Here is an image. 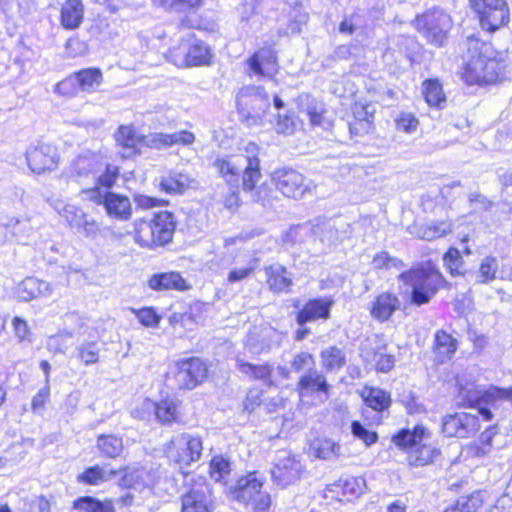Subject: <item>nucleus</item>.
<instances>
[{"mask_svg":"<svg viewBox=\"0 0 512 512\" xmlns=\"http://www.w3.org/2000/svg\"><path fill=\"white\" fill-rule=\"evenodd\" d=\"M400 305L401 302L395 294L384 292L373 300L370 313L379 322H386L400 308Z\"/></svg>","mask_w":512,"mask_h":512,"instance_id":"nucleus-25","label":"nucleus"},{"mask_svg":"<svg viewBox=\"0 0 512 512\" xmlns=\"http://www.w3.org/2000/svg\"><path fill=\"white\" fill-rule=\"evenodd\" d=\"M305 471L304 466L296 456L285 455L277 460L271 469L272 481L280 488L297 483Z\"/></svg>","mask_w":512,"mask_h":512,"instance_id":"nucleus-17","label":"nucleus"},{"mask_svg":"<svg viewBox=\"0 0 512 512\" xmlns=\"http://www.w3.org/2000/svg\"><path fill=\"white\" fill-rule=\"evenodd\" d=\"M84 19V5L82 0H66L60 11V22L67 30L77 29Z\"/></svg>","mask_w":512,"mask_h":512,"instance_id":"nucleus-26","label":"nucleus"},{"mask_svg":"<svg viewBox=\"0 0 512 512\" xmlns=\"http://www.w3.org/2000/svg\"><path fill=\"white\" fill-rule=\"evenodd\" d=\"M313 455L322 460H332L337 458L340 446L330 439H315L310 446Z\"/></svg>","mask_w":512,"mask_h":512,"instance_id":"nucleus-42","label":"nucleus"},{"mask_svg":"<svg viewBox=\"0 0 512 512\" xmlns=\"http://www.w3.org/2000/svg\"><path fill=\"white\" fill-rule=\"evenodd\" d=\"M109 189L88 191V201L103 205L106 213L112 218L123 221L130 219L132 214L130 199L124 195L109 192Z\"/></svg>","mask_w":512,"mask_h":512,"instance_id":"nucleus-12","label":"nucleus"},{"mask_svg":"<svg viewBox=\"0 0 512 512\" xmlns=\"http://www.w3.org/2000/svg\"><path fill=\"white\" fill-rule=\"evenodd\" d=\"M498 261L495 257L487 256L485 257L480 264L479 272L477 275L478 283H488L493 281L496 278V274L498 271Z\"/></svg>","mask_w":512,"mask_h":512,"instance_id":"nucleus-52","label":"nucleus"},{"mask_svg":"<svg viewBox=\"0 0 512 512\" xmlns=\"http://www.w3.org/2000/svg\"><path fill=\"white\" fill-rule=\"evenodd\" d=\"M362 397L369 408L382 412L390 407V395L380 388H366Z\"/></svg>","mask_w":512,"mask_h":512,"instance_id":"nucleus-40","label":"nucleus"},{"mask_svg":"<svg viewBox=\"0 0 512 512\" xmlns=\"http://www.w3.org/2000/svg\"><path fill=\"white\" fill-rule=\"evenodd\" d=\"M207 375L205 363L196 357L182 360L177 363V371L173 380L179 389H193L201 383Z\"/></svg>","mask_w":512,"mask_h":512,"instance_id":"nucleus-16","label":"nucleus"},{"mask_svg":"<svg viewBox=\"0 0 512 512\" xmlns=\"http://www.w3.org/2000/svg\"><path fill=\"white\" fill-rule=\"evenodd\" d=\"M433 350L437 361L444 363L456 352L457 340L444 330H439L435 333Z\"/></svg>","mask_w":512,"mask_h":512,"instance_id":"nucleus-34","label":"nucleus"},{"mask_svg":"<svg viewBox=\"0 0 512 512\" xmlns=\"http://www.w3.org/2000/svg\"><path fill=\"white\" fill-rule=\"evenodd\" d=\"M267 284L274 292H288L293 281L287 269L281 264H273L265 268Z\"/></svg>","mask_w":512,"mask_h":512,"instance_id":"nucleus-31","label":"nucleus"},{"mask_svg":"<svg viewBox=\"0 0 512 512\" xmlns=\"http://www.w3.org/2000/svg\"><path fill=\"white\" fill-rule=\"evenodd\" d=\"M272 181L280 193L293 199H302L316 189L312 180L306 179L304 175L292 168L275 170L272 174Z\"/></svg>","mask_w":512,"mask_h":512,"instance_id":"nucleus-10","label":"nucleus"},{"mask_svg":"<svg viewBox=\"0 0 512 512\" xmlns=\"http://www.w3.org/2000/svg\"><path fill=\"white\" fill-rule=\"evenodd\" d=\"M77 359L86 366L99 362L100 347L96 341H86L76 348Z\"/></svg>","mask_w":512,"mask_h":512,"instance_id":"nucleus-47","label":"nucleus"},{"mask_svg":"<svg viewBox=\"0 0 512 512\" xmlns=\"http://www.w3.org/2000/svg\"><path fill=\"white\" fill-rule=\"evenodd\" d=\"M194 184H196L195 179L176 171H170L167 175L162 176L159 182L161 190L168 194H183Z\"/></svg>","mask_w":512,"mask_h":512,"instance_id":"nucleus-28","label":"nucleus"},{"mask_svg":"<svg viewBox=\"0 0 512 512\" xmlns=\"http://www.w3.org/2000/svg\"><path fill=\"white\" fill-rule=\"evenodd\" d=\"M210 47L201 40H195L187 49L180 47L169 50L168 57L177 67H195L209 65L212 59Z\"/></svg>","mask_w":512,"mask_h":512,"instance_id":"nucleus-13","label":"nucleus"},{"mask_svg":"<svg viewBox=\"0 0 512 512\" xmlns=\"http://www.w3.org/2000/svg\"><path fill=\"white\" fill-rule=\"evenodd\" d=\"M333 301L330 298H315L310 299L300 309L296 316V321L300 326L308 322L317 321L320 319L327 320L330 317V310Z\"/></svg>","mask_w":512,"mask_h":512,"instance_id":"nucleus-21","label":"nucleus"},{"mask_svg":"<svg viewBox=\"0 0 512 512\" xmlns=\"http://www.w3.org/2000/svg\"><path fill=\"white\" fill-rule=\"evenodd\" d=\"M115 139L120 147L121 158L128 159L140 153L141 144L153 148L163 149L173 145H189L195 140L192 132L181 130L172 134L151 133L146 136H137L132 126H120L115 134Z\"/></svg>","mask_w":512,"mask_h":512,"instance_id":"nucleus-3","label":"nucleus"},{"mask_svg":"<svg viewBox=\"0 0 512 512\" xmlns=\"http://www.w3.org/2000/svg\"><path fill=\"white\" fill-rule=\"evenodd\" d=\"M479 14L483 29L494 32L509 22L510 10L506 0H471Z\"/></svg>","mask_w":512,"mask_h":512,"instance_id":"nucleus-11","label":"nucleus"},{"mask_svg":"<svg viewBox=\"0 0 512 512\" xmlns=\"http://www.w3.org/2000/svg\"><path fill=\"white\" fill-rule=\"evenodd\" d=\"M202 440L190 433H181L174 436L166 444L167 457L181 468L197 462L202 455Z\"/></svg>","mask_w":512,"mask_h":512,"instance_id":"nucleus-9","label":"nucleus"},{"mask_svg":"<svg viewBox=\"0 0 512 512\" xmlns=\"http://www.w3.org/2000/svg\"><path fill=\"white\" fill-rule=\"evenodd\" d=\"M213 167L231 188H239L240 180H242V188L247 192L253 191L261 178V171L257 170L256 160L242 156L217 158Z\"/></svg>","mask_w":512,"mask_h":512,"instance_id":"nucleus-5","label":"nucleus"},{"mask_svg":"<svg viewBox=\"0 0 512 512\" xmlns=\"http://www.w3.org/2000/svg\"><path fill=\"white\" fill-rule=\"evenodd\" d=\"M298 107L301 113L309 117L310 123L313 126L322 125L326 110L325 105L321 101L309 94H302L298 97Z\"/></svg>","mask_w":512,"mask_h":512,"instance_id":"nucleus-33","label":"nucleus"},{"mask_svg":"<svg viewBox=\"0 0 512 512\" xmlns=\"http://www.w3.org/2000/svg\"><path fill=\"white\" fill-rule=\"evenodd\" d=\"M418 120L411 113H401L396 119L397 129L405 133H412L418 127Z\"/></svg>","mask_w":512,"mask_h":512,"instance_id":"nucleus-60","label":"nucleus"},{"mask_svg":"<svg viewBox=\"0 0 512 512\" xmlns=\"http://www.w3.org/2000/svg\"><path fill=\"white\" fill-rule=\"evenodd\" d=\"M430 439V432L423 426L418 425L413 430L402 429L392 438L393 443L401 449L410 451L424 441Z\"/></svg>","mask_w":512,"mask_h":512,"instance_id":"nucleus-27","label":"nucleus"},{"mask_svg":"<svg viewBox=\"0 0 512 512\" xmlns=\"http://www.w3.org/2000/svg\"><path fill=\"white\" fill-rule=\"evenodd\" d=\"M214 502L208 485L200 484L181 496V512H212Z\"/></svg>","mask_w":512,"mask_h":512,"instance_id":"nucleus-18","label":"nucleus"},{"mask_svg":"<svg viewBox=\"0 0 512 512\" xmlns=\"http://www.w3.org/2000/svg\"><path fill=\"white\" fill-rule=\"evenodd\" d=\"M149 223H151L157 247L171 241L176 227L174 215L171 212L161 211L149 220Z\"/></svg>","mask_w":512,"mask_h":512,"instance_id":"nucleus-23","label":"nucleus"},{"mask_svg":"<svg viewBox=\"0 0 512 512\" xmlns=\"http://www.w3.org/2000/svg\"><path fill=\"white\" fill-rule=\"evenodd\" d=\"M148 286L155 291L185 290L186 281L178 272H166L152 275L148 280Z\"/></svg>","mask_w":512,"mask_h":512,"instance_id":"nucleus-29","label":"nucleus"},{"mask_svg":"<svg viewBox=\"0 0 512 512\" xmlns=\"http://www.w3.org/2000/svg\"><path fill=\"white\" fill-rule=\"evenodd\" d=\"M236 368L250 379L261 380L269 385L272 384L271 375L273 368L269 364H252L243 359H236Z\"/></svg>","mask_w":512,"mask_h":512,"instance_id":"nucleus-37","label":"nucleus"},{"mask_svg":"<svg viewBox=\"0 0 512 512\" xmlns=\"http://www.w3.org/2000/svg\"><path fill=\"white\" fill-rule=\"evenodd\" d=\"M443 260L451 275L456 276L463 274V260L457 249L450 248L444 255Z\"/></svg>","mask_w":512,"mask_h":512,"instance_id":"nucleus-55","label":"nucleus"},{"mask_svg":"<svg viewBox=\"0 0 512 512\" xmlns=\"http://www.w3.org/2000/svg\"><path fill=\"white\" fill-rule=\"evenodd\" d=\"M61 216H63L71 227L77 228L79 223L86 215V213L79 207L66 204L63 208L58 210Z\"/></svg>","mask_w":512,"mask_h":512,"instance_id":"nucleus-57","label":"nucleus"},{"mask_svg":"<svg viewBox=\"0 0 512 512\" xmlns=\"http://www.w3.org/2000/svg\"><path fill=\"white\" fill-rule=\"evenodd\" d=\"M439 454L440 450L437 447L424 441L409 451L407 462L409 466L422 467L433 463Z\"/></svg>","mask_w":512,"mask_h":512,"instance_id":"nucleus-35","label":"nucleus"},{"mask_svg":"<svg viewBox=\"0 0 512 512\" xmlns=\"http://www.w3.org/2000/svg\"><path fill=\"white\" fill-rule=\"evenodd\" d=\"M97 498L82 496L73 501V509L77 512H95Z\"/></svg>","mask_w":512,"mask_h":512,"instance_id":"nucleus-64","label":"nucleus"},{"mask_svg":"<svg viewBox=\"0 0 512 512\" xmlns=\"http://www.w3.org/2000/svg\"><path fill=\"white\" fill-rule=\"evenodd\" d=\"M423 95L431 107L442 108V104L446 102L442 85L435 79H429L423 83Z\"/></svg>","mask_w":512,"mask_h":512,"instance_id":"nucleus-44","label":"nucleus"},{"mask_svg":"<svg viewBox=\"0 0 512 512\" xmlns=\"http://www.w3.org/2000/svg\"><path fill=\"white\" fill-rule=\"evenodd\" d=\"M320 357L322 365L327 371L339 370L346 362L344 352L336 346H330L324 349Z\"/></svg>","mask_w":512,"mask_h":512,"instance_id":"nucleus-45","label":"nucleus"},{"mask_svg":"<svg viewBox=\"0 0 512 512\" xmlns=\"http://www.w3.org/2000/svg\"><path fill=\"white\" fill-rule=\"evenodd\" d=\"M480 429L479 418L470 413H455L442 419V432L447 437L468 438Z\"/></svg>","mask_w":512,"mask_h":512,"instance_id":"nucleus-15","label":"nucleus"},{"mask_svg":"<svg viewBox=\"0 0 512 512\" xmlns=\"http://www.w3.org/2000/svg\"><path fill=\"white\" fill-rule=\"evenodd\" d=\"M118 471L121 474L119 485L124 488L142 489L154 483V476L143 467H124Z\"/></svg>","mask_w":512,"mask_h":512,"instance_id":"nucleus-24","label":"nucleus"},{"mask_svg":"<svg viewBox=\"0 0 512 512\" xmlns=\"http://www.w3.org/2000/svg\"><path fill=\"white\" fill-rule=\"evenodd\" d=\"M362 25V17L358 13H353L345 17L339 25V32L342 34H353Z\"/></svg>","mask_w":512,"mask_h":512,"instance_id":"nucleus-61","label":"nucleus"},{"mask_svg":"<svg viewBox=\"0 0 512 512\" xmlns=\"http://www.w3.org/2000/svg\"><path fill=\"white\" fill-rule=\"evenodd\" d=\"M330 385L325 375L316 369L310 368L302 375L297 383V391L301 397L310 396L312 394H323L325 399L329 396Z\"/></svg>","mask_w":512,"mask_h":512,"instance_id":"nucleus-22","label":"nucleus"},{"mask_svg":"<svg viewBox=\"0 0 512 512\" xmlns=\"http://www.w3.org/2000/svg\"><path fill=\"white\" fill-rule=\"evenodd\" d=\"M263 482L258 478L257 472H251L239 478L234 486L229 489L233 500L251 506L253 512H269L271 497L262 491Z\"/></svg>","mask_w":512,"mask_h":512,"instance_id":"nucleus-6","label":"nucleus"},{"mask_svg":"<svg viewBox=\"0 0 512 512\" xmlns=\"http://www.w3.org/2000/svg\"><path fill=\"white\" fill-rule=\"evenodd\" d=\"M460 396L463 397L466 403L471 405L483 401L484 403L495 407L498 401L512 402V387L506 389L491 387L483 393L476 389L472 390L469 388H462L460 390Z\"/></svg>","mask_w":512,"mask_h":512,"instance_id":"nucleus-20","label":"nucleus"},{"mask_svg":"<svg viewBox=\"0 0 512 512\" xmlns=\"http://www.w3.org/2000/svg\"><path fill=\"white\" fill-rule=\"evenodd\" d=\"M450 232L451 224L446 221H440L419 227L417 235L421 239L431 241L433 239L442 237Z\"/></svg>","mask_w":512,"mask_h":512,"instance_id":"nucleus-49","label":"nucleus"},{"mask_svg":"<svg viewBox=\"0 0 512 512\" xmlns=\"http://www.w3.org/2000/svg\"><path fill=\"white\" fill-rule=\"evenodd\" d=\"M398 279L411 287V304H428L444 284V278L436 266L428 261L402 272Z\"/></svg>","mask_w":512,"mask_h":512,"instance_id":"nucleus-4","label":"nucleus"},{"mask_svg":"<svg viewBox=\"0 0 512 512\" xmlns=\"http://www.w3.org/2000/svg\"><path fill=\"white\" fill-rule=\"evenodd\" d=\"M417 30L432 44L443 46L452 28L450 15L440 9H432L415 19Z\"/></svg>","mask_w":512,"mask_h":512,"instance_id":"nucleus-8","label":"nucleus"},{"mask_svg":"<svg viewBox=\"0 0 512 512\" xmlns=\"http://www.w3.org/2000/svg\"><path fill=\"white\" fill-rule=\"evenodd\" d=\"M467 44L471 56L464 67L462 79L468 85L494 84L502 79L505 65L491 46L474 37H468Z\"/></svg>","mask_w":512,"mask_h":512,"instance_id":"nucleus-2","label":"nucleus"},{"mask_svg":"<svg viewBox=\"0 0 512 512\" xmlns=\"http://www.w3.org/2000/svg\"><path fill=\"white\" fill-rule=\"evenodd\" d=\"M75 73L81 92L93 93L103 82V74L99 68H86Z\"/></svg>","mask_w":512,"mask_h":512,"instance_id":"nucleus-39","label":"nucleus"},{"mask_svg":"<svg viewBox=\"0 0 512 512\" xmlns=\"http://www.w3.org/2000/svg\"><path fill=\"white\" fill-rule=\"evenodd\" d=\"M352 111L356 122L349 124L350 133L358 135L360 133L367 132L374 119V105L370 103L364 104L356 102Z\"/></svg>","mask_w":512,"mask_h":512,"instance_id":"nucleus-30","label":"nucleus"},{"mask_svg":"<svg viewBox=\"0 0 512 512\" xmlns=\"http://www.w3.org/2000/svg\"><path fill=\"white\" fill-rule=\"evenodd\" d=\"M314 233L320 237V240L328 245L334 244L338 241L339 235L337 229L331 223H324L322 226H318Z\"/></svg>","mask_w":512,"mask_h":512,"instance_id":"nucleus-59","label":"nucleus"},{"mask_svg":"<svg viewBox=\"0 0 512 512\" xmlns=\"http://www.w3.org/2000/svg\"><path fill=\"white\" fill-rule=\"evenodd\" d=\"M245 63L249 76L270 78L277 72L276 54L270 47L259 49Z\"/></svg>","mask_w":512,"mask_h":512,"instance_id":"nucleus-19","label":"nucleus"},{"mask_svg":"<svg viewBox=\"0 0 512 512\" xmlns=\"http://www.w3.org/2000/svg\"><path fill=\"white\" fill-rule=\"evenodd\" d=\"M334 485L337 488H340L343 492V495L347 497H359L366 490V482L362 477H341Z\"/></svg>","mask_w":512,"mask_h":512,"instance_id":"nucleus-43","label":"nucleus"},{"mask_svg":"<svg viewBox=\"0 0 512 512\" xmlns=\"http://www.w3.org/2000/svg\"><path fill=\"white\" fill-rule=\"evenodd\" d=\"M64 173L81 187L82 199L88 201V191L112 188L119 178L120 170L98 154L85 153L72 160Z\"/></svg>","mask_w":512,"mask_h":512,"instance_id":"nucleus-1","label":"nucleus"},{"mask_svg":"<svg viewBox=\"0 0 512 512\" xmlns=\"http://www.w3.org/2000/svg\"><path fill=\"white\" fill-rule=\"evenodd\" d=\"M258 266V261L254 258H249L248 262L244 267L241 268H234L232 269L227 277V281L229 283H235L242 281L250 276L252 272L255 271V269Z\"/></svg>","mask_w":512,"mask_h":512,"instance_id":"nucleus-56","label":"nucleus"},{"mask_svg":"<svg viewBox=\"0 0 512 512\" xmlns=\"http://www.w3.org/2000/svg\"><path fill=\"white\" fill-rule=\"evenodd\" d=\"M240 120L248 127L260 124L270 107V98L262 87H243L236 97Z\"/></svg>","mask_w":512,"mask_h":512,"instance_id":"nucleus-7","label":"nucleus"},{"mask_svg":"<svg viewBox=\"0 0 512 512\" xmlns=\"http://www.w3.org/2000/svg\"><path fill=\"white\" fill-rule=\"evenodd\" d=\"M96 446L104 457L110 459L121 456L124 450L123 439L114 434L99 435L97 437Z\"/></svg>","mask_w":512,"mask_h":512,"instance_id":"nucleus-38","label":"nucleus"},{"mask_svg":"<svg viewBox=\"0 0 512 512\" xmlns=\"http://www.w3.org/2000/svg\"><path fill=\"white\" fill-rule=\"evenodd\" d=\"M76 229L87 238L96 237L100 231L99 224L94 219L88 217L87 214L83 217Z\"/></svg>","mask_w":512,"mask_h":512,"instance_id":"nucleus-63","label":"nucleus"},{"mask_svg":"<svg viewBox=\"0 0 512 512\" xmlns=\"http://www.w3.org/2000/svg\"><path fill=\"white\" fill-rule=\"evenodd\" d=\"M486 500V492L477 490L469 495L460 496L456 504L452 506L458 512H477Z\"/></svg>","mask_w":512,"mask_h":512,"instance_id":"nucleus-41","label":"nucleus"},{"mask_svg":"<svg viewBox=\"0 0 512 512\" xmlns=\"http://www.w3.org/2000/svg\"><path fill=\"white\" fill-rule=\"evenodd\" d=\"M231 472L230 462L223 456H215L210 462V475L217 481H223Z\"/></svg>","mask_w":512,"mask_h":512,"instance_id":"nucleus-53","label":"nucleus"},{"mask_svg":"<svg viewBox=\"0 0 512 512\" xmlns=\"http://www.w3.org/2000/svg\"><path fill=\"white\" fill-rule=\"evenodd\" d=\"M118 475V471L108 468V466H91L77 477L78 482L88 485H100L112 480Z\"/></svg>","mask_w":512,"mask_h":512,"instance_id":"nucleus-36","label":"nucleus"},{"mask_svg":"<svg viewBox=\"0 0 512 512\" xmlns=\"http://www.w3.org/2000/svg\"><path fill=\"white\" fill-rule=\"evenodd\" d=\"M155 415L162 423H171L177 419L178 404L172 399H164L155 405Z\"/></svg>","mask_w":512,"mask_h":512,"instance_id":"nucleus-51","label":"nucleus"},{"mask_svg":"<svg viewBox=\"0 0 512 512\" xmlns=\"http://www.w3.org/2000/svg\"><path fill=\"white\" fill-rule=\"evenodd\" d=\"M496 427H489L480 435L479 443L469 447V453L473 457L482 458L487 456L493 446V438L497 435Z\"/></svg>","mask_w":512,"mask_h":512,"instance_id":"nucleus-46","label":"nucleus"},{"mask_svg":"<svg viewBox=\"0 0 512 512\" xmlns=\"http://www.w3.org/2000/svg\"><path fill=\"white\" fill-rule=\"evenodd\" d=\"M51 294V285L37 278L28 277L17 287V295L23 301H30L39 296Z\"/></svg>","mask_w":512,"mask_h":512,"instance_id":"nucleus-32","label":"nucleus"},{"mask_svg":"<svg viewBox=\"0 0 512 512\" xmlns=\"http://www.w3.org/2000/svg\"><path fill=\"white\" fill-rule=\"evenodd\" d=\"M153 230L149 220H139L135 222V236L134 239L141 247L154 248L156 240L153 236Z\"/></svg>","mask_w":512,"mask_h":512,"instance_id":"nucleus-48","label":"nucleus"},{"mask_svg":"<svg viewBox=\"0 0 512 512\" xmlns=\"http://www.w3.org/2000/svg\"><path fill=\"white\" fill-rule=\"evenodd\" d=\"M384 350L385 346L382 341L378 336H373L363 341L360 348V355L365 362L373 363Z\"/></svg>","mask_w":512,"mask_h":512,"instance_id":"nucleus-50","label":"nucleus"},{"mask_svg":"<svg viewBox=\"0 0 512 512\" xmlns=\"http://www.w3.org/2000/svg\"><path fill=\"white\" fill-rule=\"evenodd\" d=\"M56 93L65 97H74L78 95L80 91L78 80L76 73H72L59 83L56 84L55 90Z\"/></svg>","mask_w":512,"mask_h":512,"instance_id":"nucleus-54","label":"nucleus"},{"mask_svg":"<svg viewBox=\"0 0 512 512\" xmlns=\"http://www.w3.org/2000/svg\"><path fill=\"white\" fill-rule=\"evenodd\" d=\"M71 337V333L50 336L47 341V348L54 353H63L68 348L66 342Z\"/></svg>","mask_w":512,"mask_h":512,"instance_id":"nucleus-62","label":"nucleus"},{"mask_svg":"<svg viewBox=\"0 0 512 512\" xmlns=\"http://www.w3.org/2000/svg\"><path fill=\"white\" fill-rule=\"evenodd\" d=\"M26 160L32 172L41 174L46 171L55 170L59 165L60 156L55 146L47 143H38L28 148Z\"/></svg>","mask_w":512,"mask_h":512,"instance_id":"nucleus-14","label":"nucleus"},{"mask_svg":"<svg viewBox=\"0 0 512 512\" xmlns=\"http://www.w3.org/2000/svg\"><path fill=\"white\" fill-rule=\"evenodd\" d=\"M351 430L352 434L356 438L362 440L368 446L375 443L378 439V436L375 432L368 430L358 421L352 422Z\"/></svg>","mask_w":512,"mask_h":512,"instance_id":"nucleus-58","label":"nucleus"}]
</instances>
